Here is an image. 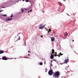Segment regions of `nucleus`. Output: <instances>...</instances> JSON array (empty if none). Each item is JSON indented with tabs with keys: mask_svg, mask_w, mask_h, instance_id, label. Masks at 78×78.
Instances as JSON below:
<instances>
[{
	"mask_svg": "<svg viewBox=\"0 0 78 78\" xmlns=\"http://www.w3.org/2000/svg\"><path fill=\"white\" fill-rule=\"evenodd\" d=\"M60 75V73L59 71H56L55 72V73H54L53 75V77L54 78H59V76Z\"/></svg>",
	"mask_w": 78,
	"mask_h": 78,
	"instance_id": "nucleus-1",
	"label": "nucleus"
},
{
	"mask_svg": "<svg viewBox=\"0 0 78 78\" xmlns=\"http://www.w3.org/2000/svg\"><path fill=\"white\" fill-rule=\"evenodd\" d=\"M45 27V25H42V24L40 25V27H39V29H42V28H44Z\"/></svg>",
	"mask_w": 78,
	"mask_h": 78,
	"instance_id": "nucleus-2",
	"label": "nucleus"
},
{
	"mask_svg": "<svg viewBox=\"0 0 78 78\" xmlns=\"http://www.w3.org/2000/svg\"><path fill=\"white\" fill-rule=\"evenodd\" d=\"M53 72L52 69L50 70L48 72V73L49 75H53Z\"/></svg>",
	"mask_w": 78,
	"mask_h": 78,
	"instance_id": "nucleus-3",
	"label": "nucleus"
},
{
	"mask_svg": "<svg viewBox=\"0 0 78 78\" xmlns=\"http://www.w3.org/2000/svg\"><path fill=\"white\" fill-rule=\"evenodd\" d=\"M12 20V18H8V19H5V20L6 22H7V21H10V20Z\"/></svg>",
	"mask_w": 78,
	"mask_h": 78,
	"instance_id": "nucleus-4",
	"label": "nucleus"
},
{
	"mask_svg": "<svg viewBox=\"0 0 78 78\" xmlns=\"http://www.w3.org/2000/svg\"><path fill=\"white\" fill-rule=\"evenodd\" d=\"M2 59L3 60H8V58L6 56H4L2 58Z\"/></svg>",
	"mask_w": 78,
	"mask_h": 78,
	"instance_id": "nucleus-5",
	"label": "nucleus"
},
{
	"mask_svg": "<svg viewBox=\"0 0 78 78\" xmlns=\"http://www.w3.org/2000/svg\"><path fill=\"white\" fill-rule=\"evenodd\" d=\"M68 62H69V58L66 59L64 62V63L67 64V63H68Z\"/></svg>",
	"mask_w": 78,
	"mask_h": 78,
	"instance_id": "nucleus-6",
	"label": "nucleus"
},
{
	"mask_svg": "<svg viewBox=\"0 0 78 78\" xmlns=\"http://www.w3.org/2000/svg\"><path fill=\"white\" fill-rule=\"evenodd\" d=\"M51 56H50L51 58V59H53V58H54V55H52L51 53Z\"/></svg>",
	"mask_w": 78,
	"mask_h": 78,
	"instance_id": "nucleus-7",
	"label": "nucleus"
},
{
	"mask_svg": "<svg viewBox=\"0 0 78 78\" xmlns=\"http://www.w3.org/2000/svg\"><path fill=\"white\" fill-rule=\"evenodd\" d=\"M51 41L53 42L55 41V38L54 37H52L51 38Z\"/></svg>",
	"mask_w": 78,
	"mask_h": 78,
	"instance_id": "nucleus-8",
	"label": "nucleus"
},
{
	"mask_svg": "<svg viewBox=\"0 0 78 78\" xmlns=\"http://www.w3.org/2000/svg\"><path fill=\"white\" fill-rule=\"evenodd\" d=\"M4 53V51L2 50H0V54H2V53Z\"/></svg>",
	"mask_w": 78,
	"mask_h": 78,
	"instance_id": "nucleus-9",
	"label": "nucleus"
},
{
	"mask_svg": "<svg viewBox=\"0 0 78 78\" xmlns=\"http://www.w3.org/2000/svg\"><path fill=\"white\" fill-rule=\"evenodd\" d=\"M54 52H55V50H54V49H53L52 50L51 54H53Z\"/></svg>",
	"mask_w": 78,
	"mask_h": 78,
	"instance_id": "nucleus-10",
	"label": "nucleus"
},
{
	"mask_svg": "<svg viewBox=\"0 0 78 78\" xmlns=\"http://www.w3.org/2000/svg\"><path fill=\"white\" fill-rule=\"evenodd\" d=\"M64 34H65V35L66 36H67L68 34H67V32H65V33Z\"/></svg>",
	"mask_w": 78,
	"mask_h": 78,
	"instance_id": "nucleus-11",
	"label": "nucleus"
},
{
	"mask_svg": "<svg viewBox=\"0 0 78 78\" xmlns=\"http://www.w3.org/2000/svg\"><path fill=\"white\" fill-rule=\"evenodd\" d=\"M59 56H62V55H63V54H61V53H60L59 54Z\"/></svg>",
	"mask_w": 78,
	"mask_h": 78,
	"instance_id": "nucleus-12",
	"label": "nucleus"
},
{
	"mask_svg": "<svg viewBox=\"0 0 78 78\" xmlns=\"http://www.w3.org/2000/svg\"><path fill=\"white\" fill-rule=\"evenodd\" d=\"M43 63L42 62H41L40 63V65L41 66V65H43Z\"/></svg>",
	"mask_w": 78,
	"mask_h": 78,
	"instance_id": "nucleus-13",
	"label": "nucleus"
},
{
	"mask_svg": "<svg viewBox=\"0 0 78 78\" xmlns=\"http://www.w3.org/2000/svg\"><path fill=\"white\" fill-rule=\"evenodd\" d=\"M3 16H7V15H2Z\"/></svg>",
	"mask_w": 78,
	"mask_h": 78,
	"instance_id": "nucleus-14",
	"label": "nucleus"
},
{
	"mask_svg": "<svg viewBox=\"0 0 78 78\" xmlns=\"http://www.w3.org/2000/svg\"><path fill=\"white\" fill-rule=\"evenodd\" d=\"M31 11H32V10H31L30 11H28V12H31Z\"/></svg>",
	"mask_w": 78,
	"mask_h": 78,
	"instance_id": "nucleus-15",
	"label": "nucleus"
},
{
	"mask_svg": "<svg viewBox=\"0 0 78 78\" xmlns=\"http://www.w3.org/2000/svg\"><path fill=\"white\" fill-rule=\"evenodd\" d=\"M60 4H59V5H60V6H61L62 5L61 4V3H59Z\"/></svg>",
	"mask_w": 78,
	"mask_h": 78,
	"instance_id": "nucleus-16",
	"label": "nucleus"
},
{
	"mask_svg": "<svg viewBox=\"0 0 78 78\" xmlns=\"http://www.w3.org/2000/svg\"><path fill=\"white\" fill-rule=\"evenodd\" d=\"M21 10L22 11V12H23V9H21Z\"/></svg>",
	"mask_w": 78,
	"mask_h": 78,
	"instance_id": "nucleus-17",
	"label": "nucleus"
},
{
	"mask_svg": "<svg viewBox=\"0 0 78 78\" xmlns=\"http://www.w3.org/2000/svg\"><path fill=\"white\" fill-rule=\"evenodd\" d=\"M26 2H29V1L28 0H26Z\"/></svg>",
	"mask_w": 78,
	"mask_h": 78,
	"instance_id": "nucleus-18",
	"label": "nucleus"
},
{
	"mask_svg": "<svg viewBox=\"0 0 78 78\" xmlns=\"http://www.w3.org/2000/svg\"><path fill=\"white\" fill-rule=\"evenodd\" d=\"M49 32H50V31H51V29H49Z\"/></svg>",
	"mask_w": 78,
	"mask_h": 78,
	"instance_id": "nucleus-19",
	"label": "nucleus"
},
{
	"mask_svg": "<svg viewBox=\"0 0 78 78\" xmlns=\"http://www.w3.org/2000/svg\"><path fill=\"white\" fill-rule=\"evenodd\" d=\"M20 37H19L18 40H20Z\"/></svg>",
	"mask_w": 78,
	"mask_h": 78,
	"instance_id": "nucleus-20",
	"label": "nucleus"
},
{
	"mask_svg": "<svg viewBox=\"0 0 78 78\" xmlns=\"http://www.w3.org/2000/svg\"><path fill=\"white\" fill-rule=\"evenodd\" d=\"M12 16H13V15L12 14L10 16V17H12Z\"/></svg>",
	"mask_w": 78,
	"mask_h": 78,
	"instance_id": "nucleus-21",
	"label": "nucleus"
},
{
	"mask_svg": "<svg viewBox=\"0 0 78 78\" xmlns=\"http://www.w3.org/2000/svg\"><path fill=\"white\" fill-rule=\"evenodd\" d=\"M65 69V70H67V67Z\"/></svg>",
	"mask_w": 78,
	"mask_h": 78,
	"instance_id": "nucleus-22",
	"label": "nucleus"
},
{
	"mask_svg": "<svg viewBox=\"0 0 78 78\" xmlns=\"http://www.w3.org/2000/svg\"><path fill=\"white\" fill-rule=\"evenodd\" d=\"M55 56H57V54H55Z\"/></svg>",
	"mask_w": 78,
	"mask_h": 78,
	"instance_id": "nucleus-23",
	"label": "nucleus"
},
{
	"mask_svg": "<svg viewBox=\"0 0 78 78\" xmlns=\"http://www.w3.org/2000/svg\"><path fill=\"white\" fill-rule=\"evenodd\" d=\"M57 56H58V57H60V55H57Z\"/></svg>",
	"mask_w": 78,
	"mask_h": 78,
	"instance_id": "nucleus-24",
	"label": "nucleus"
},
{
	"mask_svg": "<svg viewBox=\"0 0 78 78\" xmlns=\"http://www.w3.org/2000/svg\"><path fill=\"white\" fill-rule=\"evenodd\" d=\"M46 71H45V72H47V69H46Z\"/></svg>",
	"mask_w": 78,
	"mask_h": 78,
	"instance_id": "nucleus-25",
	"label": "nucleus"
},
{
	"mask_svg": "<svg viewBox=\"0 0 78 78\" xmlns=\"http://www.w3.org/2000/svg\"><path fill=\"white\" fill-rule=\"evenodd\" d=\"M5 8V7H2V8Z\"/></svg>",
	"mask_w": 78,
	"mask_h": 78,
	"instance_id": "nucleus-26",
	"label": "nucleus"
},
{
	"mask_svg": "<svg viewBox=\"0 0 78 78\" xmlns=\"http://www.w3.org/2000/svg\"><path fill=\"white\" fill-rule=\"evenodd\" d=\"M53 62V60H51V63H52Z\"/></svg>",
	"mask_w": 78,
	"mask_h": 78,
	"instance_id": "nucleus-27",
	"label": "nucleus"
},
{
	"mask_svg": "<svg viewBox=\"0 0 78 78\" xmlns=\"http://www.w3.org/2000/svg\"><path fill=\"white\" fill-rule=\"evenodd\" d=\"M41 37H43V36H42V35L41 36Z\"/></svg>",
	"mask_w": 78,
	"mask_h": 78,
	"instance_id": "nucleus-28",
	"label": "nucleus"
},
{
	"mask_svg": "<svg viewBox=\"0 0 78 78\" xmlns=\"http://www.w3.org/2000/svg\"><path fill=\"white\" fill-rule=\"evenodd\" d=\"M55 54H57V52H55Z\"/></svg>",
	"mask_w": 78,
	"mask_h": 78,
	"instance_id": "nucleus-29",
	"label": "nucleus"
},
{
	"mask_svg": "<svg viewBox=\"0 0 78 78\" xmlns=\"http://www.w3.org/2000/svg\"><path fill=\"white\" fill-rule=\"evenodd\" d=\"M55 59H53V61H55Z\"/></svg>",
	"mask_w": 78,
	"mask_h": 78,
	"instance_id": "nucleus-30",
	"label": "nucleus"
},
{
	"mask_svg": "<svg viewBox=\"0 0 78 78\" xmlns=\"http://www.w3.org/2000/svg\"><path fill=\"white\" fill-rule=\"evenodd\" d=\"M2 10L0 11V12H2Z\"/></svg>",
	"mask_w": 78,
	"mask_h": 78,
	"instance_id": "nucleus-31",
	"label": "nucleus"
},
{
	"mask_svg": "<svg viewBox=\"0 0 78 78\" xmlns=\"http://www.w3.org/2000/svg\"><path fill=\"white\" fill-rule=\"evenodd\" d=\"M73 42H74V40H73Z\"/></svg>",
	"mask_w": 78,
	"mask_h": 78,
	"instance_id": "nucleus-32",
	"label": "nucleus"
},
{
	"mask_svg": "<svg viewBox=\"0 0 78 78\" xmlns=\"http://www.w3.org/2000/svg\"><path fill=\"white\" fill-rule=\"evenodd\" d=\"M49 32H50L49 31L48 32V33H49Z\"/></svg>",
	"mask_w": 78,
	"mask_h": 78,
	"instance_id": "nucleus-33",
	"label": "nucleus"
},
{
	"mask_svg": "<svg viewBox=\"0 0 78 78\" xmlns=\"http://www.w3.org/2000/svg\"><path fill=\"white\" fill-rule=\"evenodd\" d=\"M23 2L24 1V0H22Z\"/></svg>",
	"mask_w": 78,
	"mask_h": 78,
	"instance_id": "nucleus-34",
	"label": "nucleus"
},
{
	"mask_svg": "<svg viewBox=\"0 0 78 78\" xmlns=\"http://www.w3.org/2000/svg\"><path fill=\"white\" fill-rule=\"evenodd\" d=\"M30 54H28V56H30Z\"/></svg>",
	"mask_w": 78,
	"mask_h": 78,
	"instance_id": "nucleus-35",
	"label": "nucleus"
},
{
	"mask_svg": "<svg viewBox=\"0 0 78 78\" xmlns=\"http://www.w3.org/2000/svg\"><path fill=\"white\" fill-rule=\"evenodd\" d=\"M28 53H30V51H28Z\"/></svg>",
	"mask_w": 78,
	"mask_h": 78,
	"instance_id": "nucleus-36",
	"label": "nucleus"
},
{
	"mask_svg": "<svg viewBox=\"0 0 78 78\" xmlns=\"http://www.w3.org/2000/svg\"><path fill=\"white\" fill-rule=\"evenodd\" d=\"M53 33H54V32H53Z\"/></svg>",
	"mask_w": 78,
	"mask_h": 78,
	"instance_id": "nucleus-37",
	"label": "nucleus"
}]
</instances>
